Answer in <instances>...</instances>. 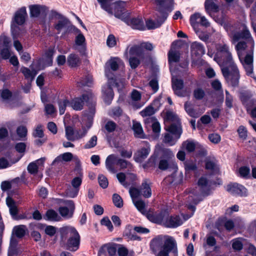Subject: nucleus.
<instances>
[{"label": "nucleus", "mask_w": 256, "mask_h": 256, "mask_svg": "<svg viewBox=\"0 0 256 256\" xmlns=\"http://www.w3.org/2000/svg\"><path fill=\"white\" fill-rule=\"evenodd\" d=\"M222 74L226 82L233 88L239 86L240 75L239 70L234 62L220 66Z\"/></svg>", "instance_id": "f257e3e1"}, {"label": "nucleus", "mask_w": 256, "mask_h": 256, "mask_svg": "<svg viewBox=\"0 0 256 256\" xmlns=\"http://www.w3.org/2000/svg\"><path fill=\"white\" fill-rule=\"evenodd\" d=\"M214 60L216 61L220 67L234 62L228 47L225 44L217 46Z\"/></svg>", "instance_id": "f03ea898"}, {"label": "nucleus", "mask_w": 256, "mask_h": 256, "mask_svg": "<svg viewBox=\"0 0 256 256\" xmlns=\"http://www.w3.org/2000/svg\"><path fill=\"white\" fill-rule=\"evenodd\" d=\"M28 16L26 8L22 7L14 14L11 24V31L13 34H17L18 30H20L18 26L23 25Z\"/></svg>", "instance_id": "7ed1b4c3"}, {"label": "nucleus", "mask_w": 256, "mask_h": 256, "mask_svg": "<svg viewBox=\"0 0 256 256\" xmlns=\"http://www.w3.org/2000/svg\"><path fill=\"white\" fill-rule=\"evenodd\" d=\"M156 11L159 14L167 19L169 14L174 9V0H155Z\"/></svg>", "instance_id": "20e7f679"}, {"label": "nucleus", "mask_w": 256, "mask_h": 256, "mask_svg": "<svg viewBox=\"0 0 256 256\" xmlns=\"http://www.w3.org/2000/svg\"><path fill=\"white\" fill-rule=\"evenodd\" d=\"M54 52L53 48H48L46 50L42 57L37 60L36 68L40 70H44L46 67L52 66L53 56Z\"/></svg>", "instance_id": "39448f33"}, {"label": "nucleus", "mask_w": 256, "mask_h": 256, "mask_svg": "<svg viewBox=\"0 0 256 256\" xmlns=\"http://www.w3.org/2000/svg\"><path fill=\"white\" fill-rule=\"evenodd\" d=\"M174 157L172 150L168 148H163L160 151L158 163V168L161 170H166L170 167V161Z\"/></svg>", "instance_id": "423d86ee"}, {"label": "nucleus", "mask_w": 256, "mask_h": 256, "mask_svg": "<svg viewBox=\"0 0 256 256\" xmlns=\"http://www.w3.org/2000/svg\"><path fill=\"white\" fill-rule=\"evenodd\" d=\"M114 16L124 22L130 15L126 8V3L120 0L114 3Z\"/></svg>", "instance_id": "0eeeda50"}, {"label": "nucleus", "mask_w": 256, "mask_h": 256, "mask_svg": "<svg viewBox=\"0 0 256 256\" xmlns=\"http://www.w3.org/2000/svg\"><path fill=\"white\" fill-rule=\"evenodd\" d=\"M226 190L234 195L240 196H247V189L242 184L232 182L226 186Z\"/></svg>", "instance_id": "6e6552de"}, {"label": "nucleus", "mask_w": 256, "mask_h": 256, "mask_svg": "<svg viewBox=\"0 0 256 256\" xmlns=\"http://www.w3.org/2000/svg\"><path fill=\"white\" fill-rule=\"evenodd\" d=\"M124 22L134 30H146V27L141 16L130 18V16Z\"/></svg>", "instance_id": "1a4fd4ad"}, {"label": "nucleus", "mask_w": 256, "mask_h": 256, "mask_svg": "<svg viewBox=\"0 0 256 256\" xmlns=\"http://www.w3.org/2000/svg\"><path fill=\"white\" fill-rule=\"evenodd\" d=\"M89 100V96L87 94H84L80 96L72 99L70 102V106L75 110H80L83 109L84 102Z\"/></svg>", "instance_id": "9d476101"}, {"label": "nucleus", "mask_w": 256, "mask_h": 256, "mask_svg": "<svg viewBox=\"0 0 256 256\" xmlns=\"http://www.w3.org/2000/svg\"><path fill=\"white\" fill-rule=\"evenodd\" d=\"M80 237L78 232L68 238L65 247L66 250L70 252H76L80 248Z\"/></svg>", "instance_id": "9b49d317"}, {"label": "nucleus", "mask_w": 256, "mask_h": 256, "mask_svg": "<svg viewBox=\"0 0 256 256\" xmlns=\"http://www.w3.org/2000/svg\"><path fill=\"white\" fill-rule=\"evenodd\" d=\"M29 8L31 18H38L40 16L45 18L46 16L48 8L46 6L34 4L30 6Z\"/></svg>", "instance_id": "f8f14e48"}, {"label": "nucleus", "mask_w": 256, "mask_h": 256, "mask_svg": "<svg viewBox=\"0 0 256 256\" xmlns=\"http://www.w3.org/2000/svg\"><path fill=\"white\" fill-rule=\"evenodd\" d=\"M164 226L168 228H176L182 224V222L178 215L166 216L164 219Z\"/></svg>", "instance_id": "ddd939ff"}, {"label": "nucleus", "mask_w": 256, "mask_h": 256, "mask_svg": "<svg viewBox=\"0 0 256 256\" xmlns=\"http://www.w3.org/2000/svg\"><path fill=\"white\" fill-rule=\"evenodd\" d=\"M167 215L168 212L166 211H162L158 213L148 212L146 213V216L150 222L157 224H161Z\"/></svg>", "instance_id": "4468645a"}, {"label": "nucleus", "mask_w": 256, "mask_h": 256, "mask_svg": "<svg viewBox=\"0 0 256 256\" xmlns=\"http://www.w3.org/2000/svg\"><path fill=\"white\" fill-rule=\"evenodd\" d=\"M156 22L152 19H148L146 20V26L148 30H154L158 28L166 20V18L160 14L156 15Z\"/></svg>", "instance_id": "2eb2a0df"}, {"label": "nucleus", "mask_w": 256, "mask_h": 256, "mask_svg": "<svg viewBox=\"0 0 256 256\" xmlns=\"http://www.w3.org/2000/svg\"><path fill=\"white\" fill-rule=\"evenodd\" d=\"M208 184V180L204 176H201L197 182L202 194L204 196H209L210 193V188Z\"/></svg>", "instance_id": "dca6fc26"}, {"label": "nucleus", "mask_w": 256, "mask_h": 256, "mask_svg": "<svg viewBox=\"0 0 256 256\" xmlns=\"http://www.w3.org/2000/svg\"><path fill=\"white\" fill-rule=\"evenodd\" d=\"M254 45V44L253 39H250V40H242L238 42L236 46V50L237 52H242L249 48L250 50H248L252 52Z\"/></svg>", "instance_id": "f3484780"}, {"label": "nucleus", "mask_w": 256, "mask_h": 256, "mask_svg": "<svg viewBox=\"0 0 256 256\" xmlns=\"http://www.w3.org/2000/svg\"><path fill=\"white\" fill-rule=\"evenodd\" d=\"M67 204L70 208V209L66 206H60L59 208L58 211L60 214L65 217L69 215V217H72L74 212L75 209L74 203L73 200H68Z\"/></svg>", "instance_id": "a211bd4d"}, {"label": "nucleus", "mask_w": 256, "mask_h": 256, "mask_svg": "<svg viewBox=\"0 0 256 256\" xmlns=\"http://www.w3.org/2000/svg\"><path fill=\"white\" fill-rule=\"evenodd\" d=\"M158 160V155L156 152L152 154L148 160L142 165L143 168L146 170H154L157 166Z\"/></svg>", "instance_id": "6ab92c4d"}, {"label": "nucleus", "mask_w": 256, "mask_h": 256, "mask_svg": "<svg viewBox=\"0 0 256 256\" xmlns=\"http://www.w3.org/2000/svg\"><path fill=\"white\" fill-rule=\"evenodd\" d=\"M240 39L242 40H250L253 39L249 30L246 27L243 28L240 32H236L232 36V40L234 42H238Z\"/></svg>", "instance_id": "aec40b11"}, {"label": "nucleus", "mask_w": 256, "mask_h": 256, "mask_svg": "<svg viewBox=\"0 0 256 256\" xmlns=\"http://www.w3.org/2000/svg\"><path fill=\"white\" fill-rule=\"evenodd\" d=\"M150 148H142L138 150L134 156V159L136 162H142L145 160L150 152Z\"/></svg>", "instance_id": "412c9836"}, {"label": "nucleus", "mask_w": 256, "mask_h": 256, "mask_svg": "<svg viewBox=\"0 0 256 256\" xmlns=\"http://www.w3.org/2000/svg\"><path fill=\"white\" fill-rule=\"evenodd\" d=\"M191 53L196 57H200L205 53V49L204 46L200 42H194L190 46Z\"/></svg>", "instance_id": "4be33fe9"}, {"label": "nucleus", "mask_w": 256, "mask_h": 256, "mask_svg": "<svg viewBox=\"0 0 256 256\" xmlns=\"http://www.w3.org/2000/svg\"><path fill=\"white\" fill-rule=\"evenodd\" d=\"M118 157L114 154L109 155L106 160V167L112 173H116L115 164L117 165Z\"/></svg>", "instance_id": "5701e85b"}, {"label": "nucleus", "mask_w": 256, "mask_h": 256, "mask_svg": "<svg viewBox=\"0 0 256 256\" xmlns=\"http://www.w3.org/2000/svg\"><path fill=\"white\" fill-rule=\"evenodd\" d=\"M60 238L62 240H65L78 233V232L74 227L64 226L60 229Z\"/></svg>", "instance_id": "b1692460"}, {"label": "nucleus", "mask_w": 256, "mask_h": 256, "mask_svg": "<svg viewBox=\"0 0 256 256\" xmlns=\"http://www.w3.org/2000/svg\"><path fill=\"white\" fill-rule=\"evenodd\" d=\"M123 236L130 240H141V238L138 236L134 230H132V226L130 224L126 226L123 232Z\"/></svg>", "instance_id": "393cba45"}, {"label": "nucleus", "mask_w": 256, "mask_h": 256, "mask_svg": "<svg viewBox=\"0 0 256 256\" xmlns=\"http://www.w3.org/2000/svg\"><path fill=\"white\" fill-rule=\"evenodd\" d=\"M184 86V80L182 79L176 78L172 80V87L174 94L178 96H182V94L180 92Z\"/></svg>", "instance_id": "a878e982"}, {"label": "nucleus", "mask_w": 256, "mask_h": 256, "mask_svg": "<svg viewBox=\"0 0 256 256\" xmlns=\"http://www.w3.org/2000/svg\"><path fill=\"white\" fill-rule=\"evenodd\" d=\"M167 130L171 134L174 135L176 139L180 138L182 132L180 122L179 123L172 124L168 127Z\"/></svg>", "instance_id": "bb28decb"}, {"label": "nucleus", "mask_w": 256, "mask_h": 256, "mask_svg": "<svg viewBox=\"0 0 256 256\" xmlns=\"http://www.w3.org/2000/svg\"><path fill=\"white\" fill-rule=\"evenodd\" d=\"M81 60L78 56L76 54H70L67 58V64L70 68H76L80 66Z\"/></svg>", "instance_id": "cd10ccee"}, {"label": "nucleus", "mask_w": 256, "mask_h": 256, "mask_svg": "<svg viewBox=\"0 0 256 256\" xmlns=\"http://www.w3.org/2000/svg\"><path fill=\"white\" fill-rule=\"evenodd\" d=\"M206 11L210 16V14L216 13L219 12V6L214 3L212 0H206L204 2Z\"/></svg>", "instance_id": "c85d7f7f"}, {"label": "nucleus", "mask_w": 256, "mask_h": 256, "mask_svg": "<svg viewBox=\"0 0 256 256\" xmlns=\"http://www.w3.org/2000/svg\"><path fill=\"white\" fill-rule=\"evenodd\" d=\"M20 71L24 76V78L26 80H30V82L34 80L38 74L36 70H32L31 71L28 68L24 66H22Z\"/></svg>", "instance_id": "c756f323"}, {"label": "nucleus", "mask_w": 256, "mask_h": 256, "mask_svg": "<svg viewBox=\"0 0 256 256\" xmlns=\"http://www.w3.org/2000/svg\"><path fill=\"white\" fill-rule=\"evenodd\" d=\"M204 162L206 170L210 171L212 174H216L218 172L219 168L214 160L206 158Z\"/></svg>", "instance_id": "7c9ffc66"}, {"label": "nucleus", "mask_w": 256, "mask_h": 256, "mask_svg": "<svg viewBox=\"0 0 256 256\" xmlns=\"http://www.w3.org/2000/svg\"><path fill=\"white\" fill-rule=\"evenodd\" d=\"M44 218L46 220L48 221L58 222L61 219L60 216L53 209L47 210Z\"/></svg>", "instance_id": "2f4dec72"}, {"label": "nucleus", "mask_w": 256, "mask_h": 256, "mask_svg": "<svg viewBox=\"0 0 256 256\" xmlns=\"http://www.w3.org/2000/svg\"><path fill=\"white\" fill-rule=\"evenodd\" d=\"M184 110L188 114L190 117L197 118L199 116L198 114L194 108L193 104L190 102H186L184 104Z\"/></svg>", "instance_id": "473e14b6"}, {"label": "nucleus", "mask_w": 256, "mask_h": 256, "mask_svg": "<svg viewBox=\"0 0 256 256\" xmlns=\"http://www.w3.org/2000/svg\"><path fill=\"white\" fill-rule=\"evenodd\" d=\"M210 16L216 22L221 26L223 25L226 22V14L224 12L210 14Z\"/></svg>", "instance_id": "72a5a7b5"}, {"label": "nucleus", "mask_w": 256, "mask_h": 256, "mask_svg": "<svg viewBox=\"0 0 256 256\" xmlns=\"http://www.w3.org/2000/svg\"><path fill=\"white\" fill-rule=\"evenodd\" d=\"M184 164L186 175L190 174L192 172H194L198 169L196 164L192 161H186L184 162Z\"/></svg>", "instance_id": "f704fd0d"}, {"label": "nucleus", "mask_w": 256, "mask_h": 256, "mask_svg": "<svg viewBox=\"0 0 256 256\" xmlns=\"http://www.w3.org/2000/svg\"><path fill=\"white\" fill-rule=\"evenodd\" d=\"M250 168L248 166H240L238 169V176L246 180L249 179L250 178Z\"/></svg>", "instance_id": "c9c22d12"}, {"label": "nucleus", "mask_w": 256, "mask_h": 256, "mask_svg": "<svg viewBox=\"0 0 256 256\" xmlns=\"http://www.w3.org/2000/svg\"><path fill=\"white\" fill-rule=\"evenodd\" d=\"M176 246V242L174 238L171 236H168L164 243L163 249L170 252Z\"/></svg>", "instance_id": "e433bc0d"}, {"label": "nucleus", "mask_w": 256, "mask_h": 256, "mask_svg": "<svg viewBox=\"0 0 256 256\" xmlns=\"http://www.w3.org/2000/svg\"><path fill=\"white\" fill-rule=\"evenodd\" d=\"M140 190L142 191V194L146 198H148L152 196L151 188L146 182H142Z\"/></svg>", "instance_id": "4c0bfd02"}, {"label": "nucleus", "mask_w": 256, "mask_h": 256, "mask_svg": "<svg viewBox=\"0 0 256 256\" xmlns=\"http://www.w3.org/2000/svg\"><path fill=\"white\" fill-rule=\"evenodd\" d=\"M117 127L116 124L112 120H108L105 124L102 130L105 132L112 133L114 132Z\"/></svg>", "instance_id": "58836bf2"}, {"label": "nucleus", "mask_w": 256, "mask_h": 256, "mask_svg": "<svg viewBox=\"0 0 256 256\" xmlns=\"http://www.w3.org/2000/svg\"><path fill=\"white\" fill-rule=\"evenodd\" d=\"M156 120L154 118H148L145 120V123L150 122V121L153 122L152 125V130L154 133L156 134H159L160 131V126L159 122Z\"/></svg>", "instance_id": "ea45409f"}, {"label": "nucleus", "mask_w": 256, "mask_h": 256, "mask_svg": "<svg viewBox=\"0 0 256 256\" xmlns=\"http://www.w3.org/2000/svg\"><path fill=\"white\" fill-rule=\"evenodd\" d=\"M129 53L131 56H136L138 57L142 56L144 54L143 48L138 45L132 46L130 49Z\"/></svg>", "instance_id": "a19ab883"}, {"label": "nucleus", "mask_w": 256, "mask_h": 256, "mask_svg": "<svg viewBox=\"0 0 256 256\" xmlns=\"http://www.w3.org/2000/svg\"><path fill=\"white\" fill-rule=\"evenodd\" d=\"M46 226L44 229V232L46 234L52 236H54L56 232V228L52 226H46V224H40L38 228H39L42 229L44 228V227Z\"/></svg>", "instance_id": "79ce46f5"}, {"label": "nucleus", "mask_w": 256, "mask_h": 256, "mask_svg": "<svg viewBox=\"0 0 256 256\" xmlns=\"http://www.w3.org/2000/svg\"><path fill=\"white\" fill-rule=\"evenodd\" d=\"M114 96L113 90L110 86L107 87L106 90L104 92V100L106 102L110 104Z\"/></svg>", "instance_id": "37998d69"}, {"label": "nucleus", "mask_w": 256, "mask_h": 256, "mask_svg": "<svg viewBox=\"0 0 256 256\" xmlns=\"http://www.w3.org/2000/svg\"><path fill=\"white\" fill-rule=\"evenodd\" d=\"M132 130L134 132V135L136 137L142 138L144 132L142 126L140 122H136L133 124Z\"/></svg>", "instance_id": "c03bdc74"}, {"label": "nucleus", "mask_w": 256, "mask_h": 256, "mask_svg": "<svg viewBox=\"0 0 256 256\" xmlns=\"http://www.w3.org/2000/svg\"><path fill=\"white\" fill-rule=\"evenodd\" d=\"M73 158V154L71 152H64L58 156L54 160V162L64 161L66 162H70Z\"/></svg>", "instance_id": "a18cd8bd"}, {"label": "nucleus", "mask_w": 256, "mask_h": 256, "mask_svg": "<svg viewBox=\"0 0 256 256\" xmlns=\"http://www.w3.org/2000/svg\"><path fill=\"white\" fill-rule=\"evenodd\" d=\"M60 114H63L67 106H70V102L67 99L59 100L58 102Z\"/></svg>", "instance_id": "49530a36"}, {"label": "nucleus", "mask_w": 256, "mask_h": 256, "mask_svg": "<svg viewBox=\"0 0 256 256\" xmlns=\"http://www.w3.org/2000/svg\"><path fill=\"white\" fill-rule=\"evenodd\" d=\"M156 112V110H154L152 106L150 105L142 110L140 114L142 117H146L153 115Z\"/></svg>", "instance_id": "de8ad7c7"}, {"label": "nucleus", "mask_w": 256, "mask_h": 256, "mask_svg": "<svg viewBox=\"0 0 256 256\" xmlns=\"http://www.w3.org/2000/svg\"><path fill=\"white\" fill-rule=\"evenodd\" d=\"M164 119L167 121L176 122V123H179L180 122L178 115L171 111L166 112Z\"/></svg>", "instance_id": "09e8293b"}, {"label": "nucleus", "mask_w": 256, "mask_h": 256, "mask_svg": "<svg viewBox=\"0 0 256 256\" xmlns=\"http://www.w3.org/2000/svg\"><path fill=\"white\" fill-rule=\"evenodd\" d=\"M212 118L208 115L202 116L197 122V128L198 129L200 130L202 128V124H208L211 122Z\"/></svg>", "instance_id": "8fccbe9b"}, {"label": "nucleus", "mask_w": 256, "mask_h": 256, "mask_svg": "<svg viewBox=\"0 0 256 256\" xmlns=\"http://www.w3.org/2000/svg\"><path fill=\"white\" fill-rule=\"evenodd\" d=\"M168 59L170 62H178L180 60V52L176 51H170L168 53Z\"/></svg>", "instance_id": "3c124183"}, {"label": "nucleus", "mask_w": 256, "mask_h": 256, "mask_svg": "<svg viewBox=\"0 0 256 256\" xmlns=\"http://www.w3.org/2000/svg\"><path fill=\"white\" fill-rule=\"evenodd\" d=\"M24 228H25L24 226H15L13 229L12 232H14V234L17 238H22L26 234V230Z\"/></svg>", "instance_id": "603ef678"}, {"label": "nucleus", "mask_w": 256, "mask_h": 256, "mask_svg": "<svg viewBox=\"0 0 256 256\" xmlns=\"http://www.w3.org/2000/svg\"><path fill=\"white\" fill-rule=\"evenodd\" d=\"M202 16L198 12H196L190 16V22L192 26L195 28L196 26H198L199 20Z\"/></svg>", "instance_id": "864d4df0"}, {"label": "nucleus", "mask_w": 256, "mask_h": 256, "mask_svg": "<svg viewBox=\"0 0 256 256\" xmlns=\"http://www.w3.org/2000/svg\"><path fill=\"white\" fill-rule=\"evenodd\" d=\"M12 96V92L8 88H4L0 92V98L3 101H8L10 100Z\"/></svg>", "instance_id": "5fc2aeb1"}, {"label": "nucleus", "mask_w": 256, "mask_h": 256, "mask_svg": "<svg viewBox=\"0 0 256 256\" xmlns=\"http://www.w3.org/2000/svg\"><path fill=\"white\" fill-rule=\"evenodd\" d=\"M112 202L114 205L118 208H121L123 206V200L122 197L117 194H114L112 195Z\"/></svg>", "instance_id": "6e6d98bb"}, {"label": "nucleus", "mask_w": 256, "mask_h": 256, "mask_svg": "<svg viewBox=\"0 0 256 256\" xmlns=\"http://www.w3.org/2000/svg\"><path fill=\"white\" fill-rule=\"evenodd\" d=\"M226 218H219L216 222L214 226L220 232H222L224 229Z\"/></svg>", "instance_id": "4d7b16f0"}, {"label": "nucleus", "mask_w": 256, "mask_h": 256, "mask_svg": "<svg viewBox=\"0 0 256 256\" xmlns=\"http://www.w3.org/2000/svg\"><path fill=\"white\" fill-rule=\"evenodd\" d=\"M81 172V170H80ZM82 183V174L80 172V176L74 178L71 182L72 186L74 188L80 189V187Z\"/></svg>", "instance_id": "13d9d810"}, {"label": "nucleus", "mask_w": 256, "mask_h": 256, "mask_svg": "<svg viewBox=\"0 0 256 256\" xmlns=\"http://www.w3.org/2000/svg\"><path fill=\"white\" fill-rule=\"evenodd\" d=\"M116 178L119 182L124 187L127 188L130 186V183L126 181V176L124 172H119L116 174Z\"/></svg>", "instance_id": "bf43d9fd"}, {"label": "nucleus", "mask_w": 256, "mask_h": 256, "mask_svg": "<svg viewBox=\"0 0 256 256\" xmlns=\"http://www.w3.org/2000/svg\"><path fill=\"white\" fill-rule=\"evenodd\" d=\"M194 97L196 100H201L205 96V92L202 88H196L193 92Z\"/></svg>", "instance_id": "052dcab7"}, {"label": "nucleus", "mask_w": 256, "mask_h": 256, "mask_svg": "<svg viewBox=\"0 0 256 256\" xmlns=\"http://www.w3.org/2000/svg\"><path fill=\"white\" fill-rule=\"evenodd\" d=\"M237 132L240 138L244 140L246 139L248 136V131L245 126H240L237 130Z\"/></svg>", "instance_id": "680f3d73"}, {"label": "nucleus", "mask_w": 256, "mask_h": 256, "mask_svg": "<svg viewBox=\"0 0 256 256\" xmlns=\"http://www.w3.org/2000/svg\"><path fill=\"white\" fill-rule=\"evenodd\" d=\"M118 59V58H111L106 64H108V66L110 67V70H112V71H116L119 68L118 64L116 61V60Z\"/></svg>", "instance_id": "e2e57ef3"}, {"label": "nucleus", "mask_w": 256, "mask_h": 256, "mask_svg": "<svg viewBox=\"0 0 256 256\" xmlns=\"http://www.w3.org/2000/svg\"><path fill=\"white\" fill-rule=\"evenodd\" d=\"M182 146L186 147V150L188 152H194L196 148L194 142L192 141H188V140L182 143Z\"/></svg>", "instance_id": "0e129e2a"}, {"label": "nucleus", "mask_w": 256, "mask_h": 256, "mask_svg": "<svg viewBox=\"0 0 256 256\" xmlns=\"http://www.w3.org/2000/svg\"><path fill=\"white\" fill-rule=\"evenodd\" d=\"M74 130L72 126H67L66 128V136L68 140L74 141Z\"/></svg>", "instance_id": "69168bd1"}, {"label": "nucleus", "mask_w": 256, "mask_h": 256, "mask_svg": "<svg viewBox=\"0 0 256 256\" xmlns=\"http://www.w3.org/2000/svg\"><path fill=\"white\" fill-rule=\"evenodd\" d=\"M233 96L231 95L228 90H226V100L225 104L226 106L230 109L233 107Z\"/></svg>", "instance_id": "338daca9"}, {"label": "nucleus", "mask_w": 256, "mask_h": 256, "mask_svg": "<svg viewBox=\"0 0 256 256\" xmlns=\"http://www.w3.org/2000/svg\"><path fill=\"white\" fill-rule=\"evenodd\" d=\"M97 144V136H93L84 146L85 149H90L94 147Z\"/></svg>", "instance_id": "774afa93"}]
</instances>
